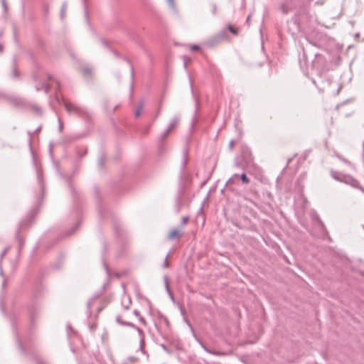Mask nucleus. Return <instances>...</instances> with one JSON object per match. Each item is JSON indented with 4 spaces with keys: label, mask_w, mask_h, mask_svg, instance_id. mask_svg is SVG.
<instances>
[{
    "label": "nucleus",
    "mask_w": 364,
    "mask_h": 364,
    "mask_svg": "<svg viewBox=\"0 0 364 364\" xmlns=\"http://www.w3.org/2000/svg\"><path fill=\"white\" fill-rule=\"evenodd\" d=\"M144 340L142 338L140 341V349L141 350L142 352H144Z\"/></svg>",
    "instance_id": "nucleus-14"
},
{
    "label": "nucleus",
    "mask_w": 364,
    "mask_h": 364,
    "mask_svg": "<svg viewBox=\"0 0 364 364\" xmlns=\"http://www.w3.org/2000/svg\"><path fill=\"white\" fill-rule=\"evenodd\" d=\"M167 2L170 7L174 9L175 8V4L174 0H167Z\"/></svg>",
    "instance_id": "nucleus-13"
},
{
    "label": "nucleus",
    "mask_w": 364,
    "mask_h": 364,
    "mask_svg": "<svg viewBox=\"0 0 364 364\" xmlns=\"http://www.w3.org/2000/svg\"><path fill=\"white\" fill-rule=\"evenodd\" d=\"M49 89H50L49 86L46 85V87L45 88L46 92H48Z\"/></svg>",
    "instance_id": "nucleus-29"
},
{
    "label": "nucleus",
    "mask_w": 364,
    "mask_h": 364,
    "mask_svg": "<svg viewBox=\"0 0 364 364\" xmlns=\"http://www.w3.org/2000/svg\"><path fill=\"white\" fill-rule=\"evenodd\" d=\"M2 50V47L0 46V52Z\"/></svg>",
    "instance_id": "nucleus-35"
},
{
    "label": "nucleus",
    "mask_w": 364,
    "mask_h": 364,
    "mask_svg": "<svg viewBox=\"0 0 364 364\" xmlns=\"http://www.w3.org/2000/svg\"><path fill=\"white\" fill-rule=\"evenodd\" d=\"M134 314H135L136 315H138V311H137L136 310H135V311H134Z\"/></svg>",
    "instance_id": "nucleus-32"
},
{
    "label": "nucleus",
    "mask_w": 364,
    "mask_h": 364,
    "mask_svg": "<svg viewBox=\"0 0 364 364\" xmlns=\"http://www.w3.org/2000/svg\"><path fill=\"white\" fill-rule=\"evenodd\" d=\"M180 236H181V234H180L179 230L177 229H173L169 232V234L168 235V240H171L175 238H179Z\"/></svg>",
    "instance_id": "nucleus-6"
},
{
    "label": "nucleus",
    "mask_w": 364,
    "mask_h": 364,
    "mask_svg": "<svg viewBox=\"0 0 364 364\" xmlns=\"http://www.w3.org/2000/svg\"><path fill=\"white\" fill-rule=\"evenodd\" d=\"M188 221V217L184 216L182 218V224L186 225Z\"/></svg>",
    "instance_id": "nucleus-17"
},
{
    "label": "nucleus",
    "mask_w": 364,
    "mask_h": 364,
    "mask_svg": "<svg viewBox=\"0 0 364 364\" xmlns=\"http://www.w3.org/2000/svg\"><path fill=\"white\" fill-rule=\"evenodd\" d=\"M312 0H288L280 5L279 9L283 14H287L293 8L309 4Z\"/></svg>",
    "instance_id": "nucleus-2"
},
{
    "label": "nucleus",
    "mask_w": 364,
    "mask_h": 364,
    "mask_svg": "<svg viewBox=\"0 0 364 364\" xmlns=\"http://www.w3.org/2000/svg\"><path fill=\"white\" fill-rule=\"evenodd\" d=\"M191 49L192 50H199V46H197V45H193V46H192L191 47Z\"/></svg>",
    "instance_id": "nucleus-20"
},
{
    "label": "nucleus",
    "mask_w": 364,
    "mask_h": 364,
    "mask_svg": "<svg viewBox=\"0 0 364 364\" xmlns=\"http://www.w3.org/2000/svg\"><path fill=\"white\" fill-rule=\"evenodd\" d=\"M116 321L117 323L122 324V325H124V326H131V327H133L134 328H135L140 334H143V331L139 328L138 327H136L133 323H129V322H124L121 320V317L120 316H117L116 318Z\"/></svg>",
    "instance_id": "nucleus-4"
},
{
    "label": "nucleus",
    "mask_w": 364,
    "mask_h": 364,
    "mask_svg": "<svg viewBox=\"0 0 364 364\" xmlns=\"http://www.w3.org/2000/svg\"><path fill=\"white\" fill-rule=\"evenodd\" d=\"M179 122V117H175L168 124V127L167 128V132H171L178 124Z\"/></svg>",
    "instance_id": "nucleus-5"
},
{
    "label": "nucleus",
    "mask_w": 364,
    "mask_h": 364,
    "mask_svg": "<svg viewBox=\"0 0 364 364\" xmlns=\"http://www.w3.org/2000/svg\"><path fill=\"white\" fill-rule=\"evenodd\" d=\"M238 177L237 174L233 175L228 181V183H232L235 181V179Z\"/></svg>",
    "instance_id": "nucleus-11"
},
{
    "label": "nucleus",
    "mask_w": 364,
    "mask_h": 364,
    "mask_svg": "<svg viewBox=\"0 0 364 364\" xmlns=\"http://www.w3.org/2000/svg\"><path fill=\"white\" fill-rule=\"evenodd\" d=\"M213 13L214 14H215V13H216V6L215 5L213 6Z\"/></svg>",
    "instance_id": "nucleus-26"
},
{
    "label": "nucleus",
    "mask_w": 364,
    "mask_h": 364,
    "mask_svg": "<svg viewBox=\"0 0 364 364\" xmlns=\"http://www.w3.org/2000/svg\"><path fill=\"white\" fill-rule=\"evenodd\" d=\"M170 132H167V129L161 134V139H164Z\"/></svg>",
    "instance_id": "nucleus-15"
},
{
    "label": "nucleus",
    "mask_w": 364,
    "mask_h": 364,
    "mask_svg": "<svg viewBox=\"0 0 364 364\" xmlns=\"http://www.w3.org/2000/svg\"><path fill=\"white\" fill-rule=\"evenodd\" d=\"M7 250H4L1 255V258H2L6 254Z\"/></svg>",
    "instance_id": "nucleus-24"
},
{
    "label": "nucleus",
    "mask_w": 364,
    "mask_h": 364,
    "mask_svg": "<svg viewBox=\"0 0 364 364\" xmlns=\"http://www.w3.org/2000/svg\"><path fill=\"white\" fill-rule=\"evenodd\" d=\"M363 156H364V141L363 143Z\"/></svg>",
    "instance_id": "nucleus-33"
},
{
    "label": "nucleus",
    "mask_w": 364,
    "mask_h": 364,
    "mask_svg": "<svg viewBox=\"0 0 364 364\" xmlns=\"http://www.w3.org/2000/svg\"><path fill=\"white\" fill-rule=\"evenodd\" d=\"M65 11V5H63V7H62V9H61V15H62V16H63Z\"/></svg>",
    "instance_id": "nucleus-21"
},
{
    "label": "nucleus",
    "mask_w": 364,
    "mask_h": 364,
    "mask_svg": "<svg viewBox=\"0 0 364 364\" xmlns=\"http://www.w3.org/2000/svg\"><path fill=\"white\" fill-rule=\"evenodd\" d=\"M85 71L88 73V72H90V70L86 69V70H85Z\"/></svg>",
    "instance_id": "nucleus-34"
},
{
    "label": "nucleus",
    "mask_w": 364,
    "mask_h": 364,
    "mask_svg": "<svg viewBox=\"0 0 364 364\" xmlns=\"http://www.w3.org/2000/svg\"><path fill=\"white\" fill-rule=\"evenodd\" d=\"M14 77H17L18 76V73H17V71L16 70L14 71Z\"/></svg>",
    "instance_id": "nucleus-28"
},
{
    "label": "nucleus",
    "mask_w": 364,
    "mask_h": 364,
    "mask_svg": "<svg viewBox=\"0 0 364 364\" xmlns=\"http://www.w3.org/2000/svg\"><path fill=\"white\" fill-rule=\"evenodd\" d=\"M35 109H36V112L41 113V110L40 107H36Z\"/></svg>",
    "instance_id": "nucleus-27"
},
{
    "label": "nucleus",
    "mask_w": 364,
    "mask_h": 364,
    "mask_svg": "<svg viewBox=\"0 0 364 364\" xmlns=\"http://www.w3.org/2000/svg\"><path fill=\"white\" fill-rule=\"evenodd\" d=\"M250 16H248L247 18V21L248 22V21H250Z\"/></svg>",
    "instance_id": "nucleus-31"
},
{
    "label": "nucleus",
    "mask_w": 364,
    "mask_h": 364,
    "mask_svg": "<svg viewBox=\"0 0 364 364\" xmlns=\"http://www.w3.org/2000/svg\"><path fill=\"white\" fill-rule=\"evenodd\" d=\"M343 182L351 186L353 188L360 190L364 193V188L360 186L359 182L351 176H344Z\"/></svg>",
    "instance_id": "nucleus-3"
},
{
    "label": "nucleus",
    "mask_w": 364,
    "mask_h": 364,
    "mask_svg": "<svg viewBox=\"0 0 364 364\" xmlns=\"http://www.w3.org/2000/svg\"><path fill=\"white\" fill-rule=\"evenodd\" d=\"M2 5L4 7L5 10L7 9L5 0H2Z\"/></svg>",
    "instance_id": "nucleus-22"
},
{
    "label": "nucleus",
    "mask_w": 364,
    "mask_h": 364,
    "mask_svg": "<svg viewBox=\"0 0 364 364\" xmlns=\"http://www.w3.org/2000/svg\"><path fill=\"white\" fill-rule=\"evenodd\" d=\"M201 346L203 347V348L206 351L208 352V353H210V354H213V355H220V353H218V352H213L211 351L210 350H209L208 348H206L203 344L201 343Z\"/></svg>",
    "instance_id": "nucleus-9"
},
{
    "label": "nucleus",
    "mask_w": 364,
    "mask_h": 364,
    "mask_svg": "<svg viewBox=\"0 0 364 364\" xmlns=\"http://www.w3.org/2000/svg\"><path fill=\"white\" fill-rule=\"evenodd\" d=\"M38 364H44V363L42 360H38Z\"/></svg>",
    "instance_id": "nucleus-30"
},
{
    "label": "nucleus",
    "mask_w": 364,
    "mask_h": 364,
    "mask_svg": "<svg viewBox=\"0 0 364 364\" xmlns=\"http://www.w3.org/2000/svg\"><path fill=\"white\" fill-rule=\"evenodd\" d=\"M168 255H166V257L165 258V261H164V262L163 264V267L164 268H168Z\"/></svg>",
    "instance_id": "nucleus-12"
},
{
    "label": "nucleus",
    "mask_w": 364,
    "mask_h": 364,
    "mask_svg": "<svg viewBox=\"0 0 364 364\" xmlns=\"http://www.w3.org/2000/svg\"><path fill=\"white\" fill-rule=\"evenodd\" d=\"M332 176H333V178H335L336 180L339 181H342V182H343V178H339L338 176H336V173H332Z\"/></svg>",
    "instance_id": "nucleus-16"
},
{
    "label": "nucleus",
    "mask_w": 364,
    "mask_h": 364,
    "mask_svg": "<svg viewBox=\"0 0 364 364\" xmlns=\"http://www.w3.org/2000/svg\"><path fill=\"white\" fill-rule=\"evenodd\" d=\"M240 178H241L242 183H248L250 182L249 178H247V176H246V174L245 173H243L240 176Z\"/></svg>",
    "instance_id": "nucleus-8"
},
{
    "label": "nucleus",
    "mask_w": 364,
    "mask_h": 364,
    "mask_svg": "<svg viewBox=\"0 0 364 364\" xmlns=\"http://www.w3.org/2000/svg\"><path fill=\"white\" fill-rule=\"evenodd\" d=\"M63 104L65 109L70 114H75L82 117H86L88 116L87 110L76 104L67 100H64Z\"/></svg>",
    "instance_id": "nucleus-1"
},
{
    "label": "nucleus",
    "mask_w": 364,
    "mask_h": 364,
    "mask_svg": "<svg viewBox=\"0 0 364 364\" xmlns=\"http://www.w3.org/2000/svg\"><path fill=\"white\" fill-rule=\"evenodd\" d=\"M58 122H59V130L60 132H62L63 126V123H62V122H61L60 118H58Z\"/></svg>",
    "instance_id": "nucleus-19"
},
{
    "label": "nucleus",
    "mask_w": 364,
    "mask_h": 364,
    "mask_svg": "<svg viewBox=\"0 0 364 364\" xmlns=\"http://www.w3.org/2000/svg\"><path fill=\"white\" fill-rule=\"evenodd\" d=\"M201 346L203 347V348L206 351L208 352V353H210V354H213V355H220V353H218V352H213L211 351L210 350H209L208 348H206L203 344L201 343Z\"/></svg>",
    "instance_id": "nucleus-10"
},
{
    "label": "nucleus",
    "mask_w": 364,
    "mask_h": 364,
    "mask_svg": "<svg viewBox=\"0 0 364 364\" xmlns=\"http://www.w3.org/2000/svg\"><path fill=\"white\" fill-rule=\"evenodd\" d=\"M233 145H234V141H230V142L229 144L230 148L232 149L233 147Z\"/></svg>",
    "instance_id": "nucleus-23"
},
{
    "label": "nucleus",
    "mask_w": 364,
    "mask_h": 364,
    "mask_svg": "<svg viewBox=\"0 0 364 364\" xmlns=\"http://www.w3.org/2000/svg\"><path fill=\"white\" fill-rule=\"evenodd\" d=\"M142 109H143V104L142 103L139 104L138 107H137L136 110L135 111V117H139L140 116Z\"/></svg>",
    "instance_id": "nucleus-7"
},
{
    "label": "nucleus",
    "mask_w": 364,
    "mask_h": 364,
    "mask_svg": "<svg viewBox=\"0 0 364 364\" xmlns=\"http://www.w3.org/2000/svg\"><path fill=\"white\" fill-rule=\"evenodd\" d=\"M139 320H140V321H141V323H143L144 324H145V323H146L145 319H144V318L141 317Z\"/></svg>",
    "instance_id": "nucleus-25"
},
{
    "label": "nucleus",
    "mask_w": 364,
    "mask_h": 364,
    "mask_svg": "<svg viewBox=\"0 0 364 364\" xmlns=\"http://www.w3.org/2000/svg\"><path fill=\"white\" fill-rule=\"evenodd\" d=\"M229 31L233 33V34H236L237 33V31L236 30L232 27V26H229Z\"/></svg>",
    "instance_id": "nucleus-18"
}]
</instances>
